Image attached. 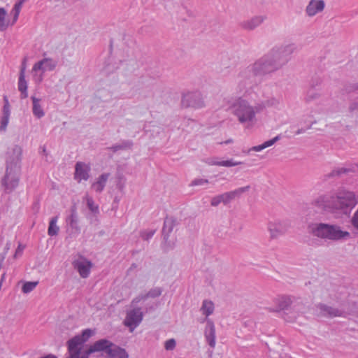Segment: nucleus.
Instances as JSON below:
<instances>
[{
    "mask_svg": "<svg viewBox=\"0 0 358 358\" xmlns=\"http://www.w3.org/2000/svg\"><path fill=\"white\" fill-rule=\"evenodd\" d=\"M281 67L271 51L239 71L236 79L235 90L241 94L252 87L256 76H262L273 73Z\"/></svg>",
    "mask_w": 358,
    "mask_h": 358,
    "instance_id": "obj_1",
    "label": "nucleus"
},
{
    "mask_svg": "<svg viewBox=\"0 0 358 358\" xmlns=\"http://www.w3.org/2000/svg\"><path fill=\"white\" fill-rule=\"evenodd\" d=\"M357 203L358 196L343 188L320 195L313 201V205L319 210L330 213L339 210L345 215L350 213Z\"/></svg>",
    "mask_w": 358,
    "mask_h": 358,
    "instance_id": "obj_2",
    "label": "nucleus"
},
{
    "mask_svg": "<svg viewBox=\"0 0 358 358\" xmlns=\"http://www.w3.org/2000/svg\"><path fill=\"white\" fill-rule=\"evenodd\" d=\"M236 97H231L227 100L229 110L236 117L239 123L242 124L251 125L257 120L256 115L260 113L257 108V103L252 105L247 99H243L242 95L245 92L238 94L234 89Z\"/></svg>",
    "mask_w": 358,
    "mask_h": 358,
    "instance_id": "obj_3",
    "label": "nucleus"
},
{
    "mask_svg": "<svg viewBox=\"0 0 358 358\" xmlns=\"http://www.w3.org/2000/svg\"><path fill=\"white\" fill-rule=\"evenodd\" d=\"M275 308L271 309L273 312L283 311L284 320L288 322L296 320L299 313L306 310V306L299 297L289 295H280L274 299Z\"/></svg>",
    "mask_w": 358,
    "mask_h": 358,
    "instance_id": "obj_4",
    "label": "nucleus"
},
{
    "mask_svg": "<svg viewBox=\"0 0 358 358\" xmlns=\"http://www.w3.org/2000/svg\"><path fill=\"white\" fill-rule=\"evenodd\" d=\"M308 232L313 236L324 241H340L350 238V234L336 224L315 222L308 227Z\"/></svg>",
    "mask_w": 358,
    "mask_h": 358,
    "instance_id": "obj_5",
    "label": "nucleus"
},
{
    "mask_svg": "<svg viewBox=\"0 0 358 358\" xmlns=\"http://www.w3.org/2000/svg\"><path fill=\"white\" fill-rule=\"evenodd\" d=\"M20 169L21 168L6 166V173L1 179V185L6 193L12 192L18 186Z\"/></svg>",
    "mask_w": 358,
    "mask_h": 358,
    "instance_id": "obj_6",
    "label": "nucleus"
},
{
    "mask_svg": "<svg viewBox=\"0 0 358 358\" xmlns=\"http://www.w3.org/2000/svg\"><path fill=\"white\" fill-rule=\"evenodd\" d=\"M296 46L294 43H288L275 47L271 50V52L275 60L282 68L290 60L291 55L296 50Z\"/></svg>",
    "mask_w": 358,
    "mask_h": 358,
    "instance_id": "obj_7",
    "label": "nucleus"
},
{
    "mask_svg": "<svg viewBox=\"0 0 358 358\" xmlns=\"http://www.w3.org/2000/svg\"><path fill=\"white\" fill-rule=\"evenodd\" d=\"M6 166L21 168L22 148L19 145H14L8 148L6 153Z\"/></svg>",
    "mask_w": 358,
    "mask_h": 358,
    "instance_id": "obj_8",
    "label": "nucleus"
},
{
    "mask_svg": "<svg viewBox=\"0 0 358 358\" xmlns=\"http://www.w3.org/2000/svg\"><path fill=\"white\" fill-rule=\"evenodd\" d=\"M143 316V315L140 308H134L127 313L124 324L130 329L131 332L141 322Z\"/></svg>",
    "mask_w": 358,
    "mask_h": 358,
    "instance_id": "obj_9",
    "label": "nucleus"
},
{
    "mask_svg": "<svg viewBox=\"0 0 358 358\" xmlns=\"http://www.w3.org/2000/svg\"><path fill=\"white\" fill-rule=\"evenodd\" d=\"M43 59L35 63L33 66L32 71H41L43 73L45 71H54L58 65V60L56 59L47 57L46 53H43Z\"/></svg>",
    "mask_w": 358,
    "mask_h": 358,
    "instance_id": "obj_10",
    "label": "nucleus"
},
{
    "mask_svg": "<svg viewBox=\"0 0 358 358\" xmlns=\"http://www.w3.org/2000/svg\"><path fill=\"white\" fill-rule=\"evenodd\" d=\"M181 103L185 108H199L203 106V101L199 92H188L184 94Z\"/></svg>",
    "mask_w": 358,
    "mask_h": 358,
    "instance_id": "obj_11",
    "label": "nucleus"
},
{
    "mask_svg": "<svg viewBox=\"0 0 358 358\" xmlns=\"http://www.w3.org/2000/svg\"><path fill=\"white\" fill-rule=\"evenodd\" d=\"M317 308L319 310L320 313L327 317H345L348 315V313L344 311L342 309H339L338 308L329 306L325 303H319L317 305Z\"/></svg>",
    "mask_w": 358,
    "mask_h": 358,
    "instance_id": "obj_12",
    "label": "nucleus"
},
{
    "mask_svg": "<svg viewBox=\"0 0 358 358\" xmlns=\"http://www.w3.org/2000/svg\"><path fill=\"white\" fill-rule=\"evenodd\" d=\"M288 225L281 220L271 221L268 223L267 229L270 234V238L275 239L283 235L287 230Z\"/></svg>",
    "mask_w": 358,
    "mask_h": 358,
    "instance_id": "obj_13",
    "label": "nucleus"
},
{
    "mask_svg": "<svg viewBox=\"0 0 358 358\" xmlns=\"http://www.w3.org/2000/svg\"><path fill=\"white\" fill-rule=\"evenodd\" d=\"M72 264L73 268L78 271L82 278H86L89 276L92 267V263L90 261L83 256H80L79 258L74 260Z\"/></svg>",
    "mask_w": 358,
    "mask_h": 358,
    "instance_id": "obj_14",
    "label": "nucleus"
},
{
    "mask_svg": "<svg viewBox=\"0 0 358 358\" xmlns=\"http://www.w3.org/2000/svg\"><path fill=\"white\" fill-rule=\"evenodd\" d=\"M90 171L91 167L90 164L82 162H78L75 165V180L78 182H80L81 180L87 181L90 177Z\"/></svg>",
    "mask_w": 358,
    "mask_h": 358,
    "instance_id": "obj_15",
    "label": "nucleus"
},
{
    "mask_svg": "<svg viewBox=\"0 0 358 358\" xmlns=\"http://www.w3.org/2000/svg\"><path fill=\"white\" fill-rule=\"evenodd\" d=\"M325 8L324 0H310L305 8V13L309 17H313L322 13Z\"/></svg>",
    "mask_w": 358,
    "mask_h": 358,
    "instance_id": "obj_16",
    "label": "nucleus"
},
{
    "mask_svg": "<svg viewBox=\"0 0 358 358\" xmlns=\"http://www.w3.org/2000/svg\"><path fill=\"white\" fill-rule=\"evenodd\" d=\"M82 344L83 343L77 336L69 340L68 341V350L69 352V357L68 358H87V353L80 355L79 345Z\"/></svg>",
    "mask_w": 358,
    "mask_h": 358,
    "instance_id": "obj_17",
    "label": "nucleus"
},
{
    "mask_svg": "<svg viewBox=\"0 0 358 358\" xmlns=\"http://www.w3.org/2000/svg\"><path fill=\"white\" fill-rule=\"evenodd\" d=\"M112 343L109 340L100 339L90 345L87 351V355L88 356L90 354L96 352H104L107 354Z\"/></svg>",
    "mask_w": 358,
    "mask_h": 358,
    "instance_id": "obj_18",
    "label": "nucleus"
},
{
    "mask_svg": "<svg viewBox=\"0 0 358 358\" xmlns=\"http://www.w3.org/2000/svg\"><path fill=\"white\" fill-rule=\"evenodd\" d=\"M265 17L262 15L254 16L245 20L240 23V27L246 31H252L259 27L264 21Z\"/></svg>",
    "mask_w": 358,
    "mask_h": 358,
    "instance_id": "obj_19",
    "label": "nucleus"
},
{
    "mask_svg": "<svg viewBox=\"0 0 358 358\" xmlns=\"http://www.w3.org/2000/svg\"><path fill=\"white\" fill-rule=\"evenodd\" d=\"M204 336L208 345L214 348L215 346V327L213 322L210 320H206V326L204 331Z\"/></svg>",
    "mask_w": 358,
    "mask_h": 358,
    "instance_id": "obj_20",
    "label": "nucleus"
},
{
    "mask_svg": "<svg viewBox=\"0 0 358 358\" xmlns=\"http://www.w3.org/2000/svg\"><path fill=\"white\" fill-rule=\"evenodd\" d=\"M281 100L282 99L280 96H272L271 97H266L264 99L257 102V108H259L260 113L266 108H277L280 106Z\"/></svg>",
    "mask_w": 358,
    "mask_h": 358,
    "instance_id": "obj_21",
    "label": "nucleus"
},
{
    "mask_svg": "<svg viewBox=\"0 0 358 358\" xmlns=\"http://www.w3.org/2000/svg\"><path fill=\"white\" fill-rule=\"evenodd\" d=\"M358 171V165L354 164L349 167H338L333 169L330 173L325 175L326 178H338L343 174H348L350 173H355Z\"/></svg>",
    "mask_w": 358,
    "mask_h": 358,
    "instance_id": "obj_22",
    "label": "nucleus"
},
{
    "mask_svg": "<svg viewBox=\"0 0 358 358\" xmlns=\"http://www.w3.org/2000/svg\"><path fill=\"white\" fill-rule=\"evenodd\" d=\"M67 225H69L76 232H80V228L78 225V215L77 213V207L73 204L70 209V215L66 219Z\"/></svg>",
    "mask_w": 358,
    "mask_h": 358,
    "instance_id": "obj_23",
    "label": "nucleus"
},
{
    "mask_svg": "<svg viewBox=\"0 0 358 358\" xmlns=\"http://www.w3.org/2000/svg\"><path fill=\"white\" fill-rule=\"evenodd\" d=\"M25 62L26 58L24 59L22 68L20 72L18 90L21 92V98L25 99L28 96L27 94V83L25 80Z\"/></svg>",
    "mask_w": 358,
    "mask_h": 358,
    "instance_id": "obj_24",
    "label": "nucleus"
},
{
    "mask_svg": "<svg viewBox=\"0 0 358 358\" xmlns=\"http://www.w3.org/2000/svg\"><path fill=\"white\" fill-rule=\"evenodd\" d=\"M4 106L3 107V115L1 118L0 131L6 130L10 117V104L7 96L3 97Z\"/></svg>",
    "mask_w": 358,
    "mask_h": 358,
    "instance_id": "obj_25",
    "label": "nucleus"
},
{
    "mask_svg": "<svg viewBox=\"0 0 358 358\" xmlns=\"http://www.w3.org/2000/svg\"><path fill=\"white\" fill-rule=\"evenodd\" d=\"M176 225V220L175 218L171 217H166L164 222V226L162 229L163 239L165 242H167L169 234L172 232L174 227Z\"/></svg>",
    "mask_w": 358,
    "mask_h": 358,
    "instance_id": "obj_26",
    "label": "nucleus"
},
{
    "mask_svg": "<svg viewBox=\"0 0 358 358\" xmlns=\"http://www.w3.org/2000/svg\"><path fill=\"white\" fill-rule=\"evenodd\" d=\"M107 355L110 358H129V355L125 349L112 343L110 347Z\"/></svg>",
    "mask_w": 358,
    "mask_h": 358,
    "instance_id": "obj_27",
    "label": "nucleus"
},
{
    "mask_svg": "<svg viewBox=\"0 0 358 358\" xmlns=\"http://www.w3.org/2000/svg\"><path fill=\"white\" fill-rule=\"evenodd\" d=\"M110 176L109 173H104L100 175L96 180L92 184V188L97 193L102 192Z\"/></svg>",
    "mask_w": 358,
    "mask_h": 358,
    "instance_id": "obj_28",
    "label": "nucleus"
},
{
    "mask_svg": "<svg viewBox=\"0 0 358 358\" xmlns=\"http://www.w3.org/2000/svg\"><path fill=\"white\" fill-rule=\"evenodd\" d=\"M280 139V136L278 135L275 137H274L273 138L270 139L268 141H265L264 143H262L261 145H255V146H253V147L250 148L248 152L250 153L252 151H253V152H260L262 150L273 145V144H275Z\"/></svg>",
    "mask_w": 358,
    "mask_h": 358,
    "instance_id": "obj_29",
    "label": "nucleus"
},
{
    "mask_svg": "<svg viewBox=\"0 0 358 358\" xmlns=\"http://www.w3.org/2000/svg\"><path fill=\"white\" fill-rule=\"evenodd\" d=\"M31 99L33 103L32 112L34 115L38 119L43 117L45 115V113L40 104L41 99H37L35 96H31Z\"/></svg>",
    "mask_w": 358,
    "mask_h": 358,
    "instance_id": "obj_30",
    "label": "nucleus"
},
{
    "mask_svg": "<svg viewBox=\"0 0 358 358\" xmlns=\"http://www.w3.org/2000/svg\"><path fill=\"white\" fill-rule=\"evenodd\" d=\"M229 196L227 192L215 196L212 198L210 204L212 206H217L220 203H223L224 205L230 203Z\"/></svg>",
    "mask_w": 358,
    "mask_h": 358,
    "instance_id": "obj_31",
    "label": "nucleus"
},
{
    "mask_svg": "<svg viewBox=\"0 0 358 358\" xmlns=\"http://www.w3.org/2000/svg\"><path fill=\"white\" fill-rule=\"evenodd\" d=\"M58 220V216L52 217L49 222V227L48 229V234L50 236H57L59 231V227L57 225Z\"/></svg>",
    "mask_w": 358,
    "mask_h": 358,
    "instance_id": "obj_32",
    "label": "nucleus"
},
{
    "mask_svg": "<svg viewBox=\"0 0 358 358\" xmlns=\"http://www.w3.org/2000/svg\"><path fill=\"white\" fill-rule=\"evenodd\" d=\"M133 146V142L130 140L122 141L120 144H115L109 148L113 152H116L120 150L131 149Z\"/></svg>",
    "mask_w": 358,
    "mask_h": 358,
    "instance_id": "obj_33",
    "label": "nucleus"
},
{
    "mask_svg": "<svg viewBox=\"0 0 358 358\" xmlns=\"http://www.w3.org/2000/svg\"><path fill=\"white\" fill-rule=\"evenodd\" d=\"M84 199L86 201V204L89 210L94 215H98L99 213V206L96 205L92 197L86 194Z\"/></svg>",
    "mask_w": 358,
    "mask_h": 358,
    "instance_id": "obj_34",
    "label": "nucleus"
},
{
    "mask_svg": "<svg viewBox=\"0 0 358 358\" xmlns=\"http://www.w3.org/2000/svg\"><path fill=\"white\" fill-rule=\"evenodd\" d=\"M201 310L203 315L208 317L213 313L214 304L210 301L204 300Z\"/></svg>",
    "mask_w": 358,
    "mask_h": 358,
    "instance_id": "obj_35",
    "label": "nucleus"
},
{
    "mask_svg": "<svg viewBox=\"0 0 358 358\" xmlns=\"http://www.w3.org/2000/svg\"><path fill=\"white\" fill-rule=\"evenodd\" d=\"M250 187L249 185L238 188L235 190L228 192V194L229 196V199L231 201L232 200L235 199L236 198H239L243 193L248 191L250 189Z\"/></svg>",
    "mask_w": 358,
    "mask_h": 358,
    "instance_id": "obj_36",
    "label": "nucleus"
},
{
    "mask_svg": "<svg viewBox=\"0 0 358 358\" xmlns=\"http://www.w3.org/2000/svg\"><path fill=\"white\" fill-rule=\"evenodd\" d=\"M321 93L315 90L310 89L306 94V101L308 103L317 101L320 99Z\"/></svg>",
    "mask_w": 358,
    "mask_h": 358,
    "instance_id": "obj_37",
    "label": "nucleus"
},
{
    "mask_svg": "<svg viewBox=\"0 0 358 358\" xmlns=\"http://www.w3.org/2000/svg\"><path fill=\"white\" fill-rule=\"evenodd\" d=\"M7 12L3 8H0V31H3L7 29L9 22L6 19Z\"/></svg>",
    "mask_w": 358,
    "mask_h": 358,
    "instance_id": "obj_38",
    "label": "nucleus"
},
{
    "mask_svg": "<svg viewBox=\"0 0 358 358\" xmlns=\"http://www.w3.org/2000/svg\"><path fill=\"white\" fill-rule=\"evenodd\" d=\"M163 292L162 288L161 287H155L149 290V292L145 294L142 295V299H146L148 298H156L159 296Z\"/></svg>",
    "mask_w": 358,
    "mask_h": 358,
    "instance_id": "obj_39",
    "label": "nucleus"
},
{
    "mask_svg": "<svg viewBox=\"0 0 358 358\" xmlns=\"http://www.w3.org/2000/svg\"><path fill=\"white\" fill-rule=\"evenodd\" d=\"M38 284V281L25 282L22 285V291L24 294H28V293L31 292V291H33L36 288V287L37 286Z\"/></svg>",
    "mask_w": 358,
    "mask_h": 358,
    "instance_id": "obj_40",
    "label": "nucleus"
},
{
    "mask_svg": "<svg viewBox=\"0 0 358 358\" xmlns=\"http://www.w3.org/2000/svg\"><path fill=\"white\" fill-rule=\"evenodd\" d=\"M94 332L90 329H86L83 331L80 335L77 336L80 340V341L84 343L86 342L91 336L94 335Z\"/></svg>",
    "mask_w": 358,
    "mask_h": 358,
    "instance_id": "obj_41",
    "label": "nucleus"
},
{
    "mask_svg": "<svg viewBox=\"0 0 358 358\" xmlns=\"http://www.w3.org/2000/svg\"><path fill=\"white\" fill-rule=\"evenodd\" d=\"M21 8H22V6H20L17 3L15 4V6L11 11V14L13 15V18L12 24H13L17 21V20L19 17V14H20Z\"/></svg>",
    "mask_w": 358,
    "mask_h": 358,
    "instance_id": "obj_42",
    "label": "nucleus"
},
{
    "mask_svg": "<svg viewBox=\"0 0 358 358\" xmlns=\"http://www.w3.org/2000/svg\"><path fill=\"white\" fill-rule=\"evenodd\" d=\"M242 164H243V162L234 161V159H231L229 160L221 161L220 166L231 167V166H235L240 165Z\"/></svg>",
    "mask_w": 358,
    "mask_h": 358,
    "instance_id": "obj_43",
    "label": "nucleus"
},
{
    "mask_svg": "<svg viewBox=\"0 0 358 358\" xmlns=\"http://www.w3.org/2000/svg\"><path fill=\"white\" fill-rule=\"evenodd\" d=\"M348 110L350 113L358 112V99L352 100L349 103Z\"/></svg>",
    "mask_w": 358,
    "mask_h": 358,
    "instance_id": "obj_44",
    "label": "nucleus"
},
{
    "mask_svg": "<svg viewBox=\"0 0 358 358\" xmlns=\"http://www.w3.org/2000/svg\"><path fill=\"white\" fill-rule=\"evenodd\" d=\"M155 233V230L143 231L141 232L140 236L143 240L148 241L153 236Z\"/></svg>",
    "mask_w": 358,
    "mask_h": 358,
    "instance_id": "obj_45",
    "label": "nucleus"
},
{
    "mask_svg": "<svg viewBox=\"0 0 358 358\" xmlns=\"http://www.w3.org/2000/svg\"><path fill=\"white\" fill-rule=\"evenodd\" d=\"M176 345V342L174 338L167 340L164 343V348L166 350H173Z\"/></svg>",
    "mask_w": 358,
    "mask_h": 358,
    "instance_id": "obj_46",
    "label": "nucleus"
},
{
    "mask_svg": "<svg viewBox=\"0 0 358 358\" xmlns=\"http://www.w3.org/2000/svg\"><path fill=\"white\" fill-rule=\"evenodd\" d=\"M206 163L208 165L221 166V161H220L217 157L207 159Z\"/></svg>",
    "mask_w": 358,
    "mask_h": 358,
    "instance_id": "obj_47",
    "label": "nucleus"
},
{
    "mask_svg": "<svg viewBox=\"0 0 358 358\" xmlns=\"http://www.w3.org/2000/svg\"><path fill=\"white\" fill-rule=\"evenodd\" d=\"M208 180L207 179L199 178V179L194 180L192 182L191 185H192V186L203 185L208 184Z\"/></svg>",
    "mask_w": 358,
    "mask_h": 358,
    "instance_id": "obj_48",
    "label": "nucleus"
},
{
    "mask_svg": "<svg viewBox=\"0 0 358 358\" xmlns=\"http://www.w3.org/2000/svg\"><path fill=\"white\" fill-rule=\"evenodd\" d=\"M315 123H316V121H315V120L313 121V122L310 124V125H308V126L307 127V128H306V129H305V128H300V129H299L296 131V135H299V134H303V133H305V132L306 131V130L312 129V128H313V124H314Z\"/></svg>",
    "mask_w": 358,
    "mask_h": 358,
    "instance_id": "obj_49",
    "label": "nucleus"
},
{
    "mask_svg": "<svg viewBox=\"0 0 358 358\" xmlns=\"http://www.w3.org/2000/svg\"><path fill=\"white\" fill-rule=\"evenodd\" d=\"M351 222L353 227L358 230V208L356 212L355 213Z\"/></svg>",
    "mask_w": 358,
    "mask_h": 358,
    "instance_id": "obj_50",
    "label": "nucleus"
},
{
    "mask_svg": "<svg viewBox=\"0 0 358 358\" xmlns=\"http://www.w3.org/2000/svg\"><path fill=\"white\" fill-rule=\"evenodd\" d=\"M23 249L24 247H22L21 245H19L17 248L16 249L14 257L16 258L18 255L21 254L22 252Z\"/></svg>",
    "mask_w": 358,
    "mask_h": 358,
    "instance_id": "obj_51",
    "label": "nucleus"
},
{
    "mask_svg": "<svg viewBox=\"0 0 358 358\" xmlns=\"http://www.w3.org/2000/svg\"><path fill=\"white\" fill-rule=\"evenodd\" d=\"M128 65L132 66L133 69L131 70H134L136 67H137V63L134 60H130L129 61ZM128 70H131L129 68H127Z\"/></svg>",
    "mask_w": 358,
    "mask_h": 358,
    "instance_id": "obj_52",
    "label": "nucleus"
},
{
    "mask_svg": "<svg viewBox=\"0 0 358 358\" xmlns=\"http://www.w3.org/2000/svg\"><path fill=\"white\" fill-rule=\"evenodd\" d=\"M141 300H144L143 299H142V296H139L138 297H136L135 299H133L132 301V303L133 304H135V303H138Z\"/></svg>",
    "mask_w": 358,
    "mask_h": 358,
    "instance_id": "obj_53",
    "label": "nucleus"
},
{
    "mask_svg": "<svg viewBox=\"0 0 358 358\" xmlns=\"http://www.w3.org/2000/svg\"><path fill=\"white\" fill-rule=\"evenodd\" d=\"M10 243H7L6 244V246H5V248H4V250H5V252H4V253H3V255H2L1 256H4V257L6 256V252H8V250L10 249Z\"/></svg>",
    "mask_w": 358,
    "mask_h": 358,
    "instance_id": "obj_54",
    "label": "nucleus"
},
{
    "mask_svg": "<svg viewBox=\"0 0 358 358\" xmlns=\"http://www.w3.org/2000/svg\"><path fill=\"white\" fill-rule=\"evenodd\" d=\"M42 358H57L56 356L52 355V354H50V355H48Z\"/></svg>",
    "mask_w": 358,
    "mask_h": 358,
    "instance_id": "obj_55",
    "label": "nucleus"
},
{
    "mask_svg": "<svg viewBox=\"0 0 358 358\" xmlns=\"http://www.w3.org/2000/svg\"><path fill=\"white\" fill-rule=\"evenodd\" d=\"M352 90L355 91H358V82L352 86Z\"/></svg>",
    "mask_w": 358,
    "mask_h": 358,
    "instance_id": "obj_56",
    "label": "nucleus"
},
{
    "mask_svg": "<svg viewBox=\"0 0 358 358\" xmlns=\"http://www.w3.org/2000/svg\"><path fill=\"white\" fill-rule=\"evenodd\" d=\"M26 1V0H17V2L16 3L22 6L23 3Z\"/></svg>",
    "mask_w": 358,
    "mask_h": 358,
    "instance_id": "obj_57",
    "label": "nucleus"
},
{
    "mask_svg": "<svg viewBox=\"0 0 358 358\" xmlns=\"http://www.w3.org/2000/svg\"><path fill=\"white\" fill-rule=\"evenodd\" d=\"M232 141L231 140H228L225 142V143H231Z\"/></svg>",
    "mask_w": 358,
    "mask_h": 358,
    "instance_id": "obj_58",
    "label": "nucleus"
},
{
    "mask_svg": "<svg viewBox=\"0 0 358 358\" xmlns=\"http://www.w3.org/2000/svg\"><path fill=\"white\" fill-rule=\"evenodd\" d=\"M45 151H46V150H45V148H43V152H45Z\"/></svg>",
    "mask_w": 358,
    "mask_h": 358,
    "instance_id": "obj_59",
    "label": "nucleus"
},
{
    "mask_svg": "<svg viewBox=\"0 0 358 358\" xmlns=\"http://www.w3.org/2000/svg\"><path fill=\"white\" fill-rule=\"evenodd\" d=\"M357 314H358V310H357Z\"/></svg>",
    "mask_w": 358,
    "mask_h": 358,
    "instance_id": "obj_60",
    "label": "nucleus"
}]
</instances>
